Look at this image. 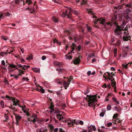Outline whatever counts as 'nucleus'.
Returning <instances> with one entry per match:
<instances>
[{
    "instance_id": "49530a36",
    "label": "nucleus",
    "mask_w": 132,
    "mask_h": 132,
    "mask_svg": "<svg viewBox=\"0 0 132 132\" xmlns=\"http://www.w3.org/2000/svg\"><path fill=\"white\" fill-rule=\"evenodd\" d=\"M26 3H28V5L32 4V2L30 0H26Z\"/></svg>"
},
{
    "instance_id": "09e8293b",
    "label": "nucleus",
    "mask_w": 132,
    "mask_h": 132,
    "mask_svg": "<svg viewBox=\"0 0 132 132\" xmlns=\"http://www.w3.org/2000/svg\"><path fill=\"white\" fill-rule=\"evenodd\" d=\"M112 99L113 101H115L116 102V103H117V104H119V102L117 101L116 100V99L114 97H113L112 98Z\"/></svg>"
},
{
    "instance_id": "a18cd8bd",
    "label": "nucleus",
    "mask_w": 132,
    "mask_h": 132,
    "mask_svg": "<svg viewBox=\"0 0 132 132\" xmlns=\"http://www.w3.org/2000/svg\"><path fill=\"white\" fill-rule=\"evenodd\" d=\"M118 115V114H114L113 116V119H117V117Z\"/></svg>"
},
{
    "instance_id": "a211bd4d",
    "label": "nucleus",
    "mask_w": 132,
    "mask_h": 132,
    "mask_svg": "<svg viewBox=\"0 0 132 132\" xmlns=\"http://www.w3.org/2000/svg\"><path fill=\"white\" fill-rule=\"evenodd\" d=\"M15 117L16 121H19L20 120L21 118V117L20 116L19 114H15Z\"/></svg>"
},
{
    "instance_id": "4d7b16f0",
    "label": "nucleus",
    "mask_w": 132,
    "mask_h": 132,
    "mask_svg": "<svg viewBox=\"0 0 132 132\" xmlns=\"http://www.w3.org/2000/svg\"><path fill=\"white\" fill-rule=\"evenodd\" d=\"M40 91L42 93H44L45 92V90L41 88L40 89Z\"/></svg>"
},
{
    "instance_id": "8fccbe9b",
    "label": "nucleus",
    "mask_w": 132,
    "mask_h": 132,
    "mask_svg": "<svg viewBox=\"0 0 132 132\" xmlns=\"http://www.w3.org/2000/svg\"><path fill=\"white\" fill-rule=\"evenodd\" d=\"M89 90L88 89H87L86 90V91L84 92V94L85 95L87 94L89 92Z\"/></svg>"
},
{
    "instance_id": "4468645a",
    "label": "nucleus",
    "mask_w": 132,
    "mask_h": 132,
    "mask_svg": "<svg viewBox=\"0 0 132 132\" xmlns=\"http://www.w3.org/2000/svg\"><path fill=\"white\" fill-rule=\"evenodd\" d=\"M114 78H113L112 79H111V81L112 82V86L114 87V89H115L116 88V83L115 81H114Z\"/></svg>"
},
{
    "instance_id": "6e6d98bb",
    "label": "nucleus",
    "mask_w": 132,
    "mask_h": 132,
    "mask_svg": "<svg viewBox=\"0 0 132 132\" xmlns=\"http://www.w3.org/2000/svg\"><path fill=\"white\" fill-rule=\"evenodd\" d=\"M112 124V123L111 122H110L107 123V125L108 127H109L111 126Z\"/></svg>"
},
{
    "instance_id": "f257e3e1",
    "label": "nucleus",
    "mask_w": 132,
    "mask_h": 132,
    "mask_svg": "<svg viewBox=\"0 0 132 132\" xmlns=\"http://www.w3.org/2000/svg\"><path fill=\"white\" fill-rule=\"evenodd\" d=\"M122 28L119 26L117 27L114 32L116 35H119L121 37V38H122L124 41H127L130 40L131 38L127 30L124 31L123 30Z\"/></svg>"
},
{
    "instance_id": "bf43d9fd",
    "label": "nucleus",
    "mask_w": 132,
    "mask_h": 132,
    "mask_svg": "<svg viewBox=\"0 0 132 132\" xmlns=\"http://www.w3.org/2000/svg\"><path fill=\"white\" fill-rule=\"evenodd\" d=\"M120 41L119 40H117V42L116 44V45H119L120 44Z\"/></svg>"
},
{
    "instance_id": "c85d7f7f",
    "label": "nucleus",
    "mask_w": 132,
    "mask_h": 132,
    "mask_svg": "<svg viewBox=\"0 0 132 132\" xmlns=\"http://www.w3.org/2000/svg\"><path fill=\"white\" fill-rule=\"evenodd\" d=\"M105 19H102L101 21L100 22V24H102L103 25H105Z\"/></svg>"
},
{
    "instance_id": "4be33fe9",
    "label": "nucleus",
    "mask_w": 132,
    "mask_h": 132,
    "mask_svg": "<svg viewBox=\"0 0 132 132\" xmlns=\"http://www.w3.org/2000/svg\"><path fill=\"white\" fill-rule=\"evenodd\" d=\"M65 56L67 59L70 60L72 59V55H66Z\"/></svg>"
},
{
    "instance_id": "3c124183",
    "label": "nucleus",
    "mask_w": 132,
    "mask_h": 132,
    "mask_svg": "<svg viewBox=\"0 0 132 132\" xmlns=\"http://www.w3.org/2000/svg\"><path fill=\"white\" fill-rule=\"evenodd\" d=\"M1 104L3 108L4 106V105L3 101H1Z\"/></svg>"
},
{
    "instance_id": "2f4dec72",
    "label": "nucleus",
    "mask_w": 132,
    "mask_h": 132,
    "mask_svg": "<svg viewBox=\"0 0 132 132\" xmlns=\"http://www.w3.org/2000/svg\"><path fill=\"white\" fill-rule=\"evenodd\" d=\"M117 18V16L115 15L114 14L113 15L112 17V19L113 20H116Z\"/></svg>"
},
{
    "instance_id": "cd10ccee",
    "label": "nucleus",
    "mask_w": 132,
    "mask_h": 132,
    "mask_svg": "<svg viewBox=\"0 0 132 132\" xmlns=\"http://www.w3.org/2000/svg\"><path fill=\"white\" fill-rule=\"evenodd\" d=\"M54 43H57L58 44L60 45L61 44V42L59 41L58 40L56 39H55L54 40Z\"/></svg>"
},
{
    "instance_id": "20e7f679",
    "label": "nucleus",
    "mask_w": 132,
    "mask_h": 132,
    "mask_svg": "<svg viewBox=\"0 0 132 132\" xmlns=\"http://www.w3.org/2000/svg\"><path fill=\"white\" fill-rule=\"evenodd\" d=\"M8 64L9 65L8 67V69L9 71L13 72L15 69L18 70L17 65H15L13 64H10L9 63Z\"/></svg>"
},
{
    "instance_id": "58836bf2",
    "label": "nucleus",
    "mask_w": 132,
    "mask_h": 132,
    "mask_svg": "<svg viewBox=\"0 0 132 132\" xmlns=\"http://www.w3.org/2000/svg\"><path fill=\"white\" fill-rule=\"evenodd\" d=\"M66 106V105L65 104H63L61 106L62 109H64L65 108Z\"/></svg>"
},
{
    "instance_id": "aec40b11",
    "label": "nucleus",
    "mask_w": 132,
    "mask_h": 132,
    "mask_svg": "<svg viewBox=\"0 0 132 132\" xmlns=\"http://www.w3.org/2000/svg\"><path fill=\"white\" fill-rule=\"evenodd\" d=\"M52 20L55 23L59 21L58 19L55 17H53Z\"/></svg>"
},
{
    "instance_id": "393cba45",
    "label": "nucleus",
    "mask_w": 132,
    "mask_h": 132,
    "mask_svg": "<svg viewBox=\"0 0 132 132\" xmlns=\"http://www.w3.org/2000/svg\"><path fill=\"white\" fill-rule=\"evenodd\" d=\"M131 50L132 49H130V48H129V46H127L126 47H125V50L126 52L128 51Z\"/></svg>"
},
{
    "instance_id": "e2e57ef3",
    "label": "nucleus",
    "mask_w": 132,
    "mask_h": 132,
    "mask_svg": "<svg viewBox=\"0 0 132 132\" xmlns=\"http://www.w3.org/2000/svg\"><path fill=\"white\" fill-rule=\"evenodd\" d=\"M23 66L25 67L26 69H27L28 68H29L30 67L29 65H24Z\"/></svg>"
},
{
    "instance_id": "c756f323",
    "label": "nucleus",
    "mask_w": 132,
    "mask_h": 132,
    "mask_svg": "<svg viewBox=\"0 0 132 132\" xmlns=\"http://www.w3.org/2000/svg\"><path fill=\"white\" fill-rule=\"evenodd\" d=\"M86 26L87 28V30L88 31L90 32L92 30V28L91 27L89 26H88L87 24L86 25Z\"/></svg>"
},
{
    "instance_id": "de8ad7c7",
    "label": "nucleus",
    "mask_w": 132,
    "mask_h": 132,
    "mask_svg": "<svg viewBox=\"0 0 132 132\" xmlns=\"http://www.w3.org/2000/svg\"><path fill=\"white\" fill-rule=\"evenodd\" d=\"M4 82L6 84H7L8 85H9V82L6 79V78H5L4 79Z\"/></svg>"
},
{
    "instance_id": "6ab92c4d",
    "label": "nucleus",
    "mask_w": 132,
    "mask_h": 132,
    "mask_svg": "<svg viewBox=\"0 0 132 132\" xmlns=\"http://www.w3.org/2000/svg\"><path fill=\"white\" fill-rule=\"evenodd\" d=\"M125 18L126 20L128 21L129 20H131V18L129 16L128 14L127 13H126V16L125 17Z\"/></svg>"
},
{
    "instance_id": "680f3d73",
    "label": "nucleus",
    "mask_w": 132,
    "mask_h": 132,
    "mask_svg": "<svg viewBox=\"0 0 132 132\" xmlns=\"http://www.w3.org/2000/svg\"><path fill=\"white\" fill-rule=\"evenodd\" d=\"M79 124H80V125H82L84 124V122L80 120L79 121Z\"/></svg>"
},
{
    "instance_id": "423d86ee",
    "label": "nucleus",
    "mask_w": 132,
    "mask_h": 132,
    "mask_svg": "<svg viewBox=\"0 0 132 132\" xmlns=\"http://www.w3.org/2000/svg\"><path fill=\"white\" fill-rule=\"evenodd\" d=\"M81 57L80 56L76 58L73 61V63L74 64H78L80 63V59H81Z\"/></svg>"
},
{
    "instance_id": "c9c22d12",
    "label": "nucleus",
    "mask_w": 132,
    "mask_h": 132,
    "mask_svg": "<svg viewBox=\"0 0 132 132\" xmlns=\"http://www.w3.org/2000/svg\"><path fill=\"white\" fill-rule=\"evenodd\" d=\"M102 19L101 18H98L97 19V20H96L94 22V23H96V22H97L98 21H101L102 20Z\"/></svg>"
},
{
    "instance_id": "5fc2aeb1",
    "label": "nucleus",
    "mask_w": 132,
    "mask_h": 132,
    "mask_svg": "<svg viewBox=\"0 0 132 132\" xmlns=\"http://www.w3.org/2000/svg\"><path fill=\"white\" fill-rule=\"evenodd\" d=\"M111 77L112 79H113V77L114 76H115V75L112 72L111 73Z\"/></svg>"
},
{
    "instance_id": "0eeeda50",
    "label": "nucleus",
    "mask_w": 132,
    "mask_h": 132,
    "mask_svg": "<svg viewBox=\"0 0 132 132\" xmlns=\"http://www.w3.org/2000/svg\"><path fill=\"white\" fill-rule=\"evenodd\" d=\"M10 99L12 101L13 105H15V106H16V105H19V104L18 103L19 102V101L17 99H15L14 98L11 97Z\"/></svg>"
},
{
    "instance_id": "13d9d810",
    "label": "nucleus",
    "mask_w": 132,
    "mask_h": 132,
    "mask_svg": "<svg viewBox=\"0 0 132 132\" xmlns=\"http://www.w3.org/2000/svg\"><path fill=\"white\" fill-rule=\"evenodd\" d=\"M19 72L20 73V74H24L23 71L22 70H21L20 69L19 70Z\"/></svg>"
},
{
    "instance_id": "f03ea898",
    "label": "nucleus",
    "mask_w": 132,
    "mask_h": 132,
    "mask_svg": "<svg viewBox=\"0 0 132 132\" xmlns=\"http://www.w3.org/2000/svg\"><path fill=\"white\" fill-rule=\"evenodd\" d=\"M97 95H87L86 100L88 102V106L90 107L95 106L97 103Z\"/></svg>"
},
{
    "instance_id": "a878e982",
    "label": "nucleus",
    "mask_w": 132,
    "mask_h": 132,
    "mask_svg": "<svg viewBox=\"0 0 132 132\" xmlns=\"http://www.w3.org/2000/svg\"><path fill=\"white\" fill-rule=\"evenodd\" d=\"M87 3V0H82L81 1L80 4L81 5H85Z\"/></svg>"
},
{
    "instance_id": "bb28decb",
    "label": "nucleus",
    "mask_w": 132,
    "mask_h": 132,
    "mask_svg": "<svg viewBox=\"0 0 132 132\" xmlns=\"http://www.w3.org/2000/svg\"><path fill=\"white\" fill-rule=\"evenodd\" d=\"M67 78L68 79V82L70 83L71 82V80L73 79V78L72 77V76H71L70 77V78H68V77Z\"/></svg>"
},
{
    "instance_id": "7ed1b4c3",
    "label": "nucleus",
    "mask_w": 132,
    "mask_h": 132,
    "mask_svg": "<svg viewBox=\"0 0 132 132\" xmlns=\"http://www.w3.org/2000/svg\"><path fill=\"white\" fill-rule=\"evenodd\" d=\"M71 12L75 15H77L78 14L77 12L76 11L73 10L70 8H68L65 10L64 12H62V16L64 17H65L67 15L68 18L71 19L72 18Z\"/></svg>"
},
{
    "instance_id": "a19ab883",
    "label": "nucleus",
    "mask_w": 132,
    "mask_h": 132,
    "mask_svg": "<svg viewBox=\"0 0 132 132\" xmlns=\"http://www.w3.org/2000/svg\"><path fill=\"white\" fill-rule=\"evenodd\" d=\"M4 117L6 120L4 121H6L8 119V117L7 114H5L4 115Z\"/></svg>"
},
{
    "instance_id": "864d4df0",
    "label": "nucleus",
    "mask_w": 132,
    "mask_h": 132,
    "mask_svg": "<svg viewBox=\"0 0 132 132\" xmlns=\"http://www.w3.org/2000/svg\"><path fill=\"white\" fill-rule=\"evenodd\" d=\"M21 76L20 74H18L17 75H14V78L16 79H17L19 77V76Z\"/></svg>"
},
{
    "instance_id": "4c0bfd02",
    "label": "nucleus",
    "mask_w": 132,
    "mask_h": 132,
    "mask_svg": "<svg viewBox=\"0 0 132 132\" xmlns=\"http://www.w3.org/2000/svg\"><path fill=\"white\" fill-rule=\"evenodd\" d=\"M4 14H5V16H9L10 14V13L9 12H7L3 13V15H4Z\"/></svg>"
},
{
    "instance_id": "6e6552de",
    "label": "nucleus",
    "mask_w": 132,
    "mask_h": 132,
    "mask_svg": "<svg viewBox=\"0 0 132 132\" xmlns=\"http://www.w3.org/2000/svg\"><path fill=\"white\" fill-rule=\"evenodd\" d=\"M47 129L46 127H42L40 129H36L37 132H47Z\"/></svg>"
},
{
    "instance_id": "603ef678",
    "label": "nucleus",
    "mask_w": 132,
    "mask_h": 132,
    "mask_svg": "<svg viewBox=\"0 0 132 132\" xmlns=\"http://www.w3.org/2000/svg\"><path fill=\"white\" fill-rule=\"evenodd\" d=\"M117 48L114 49V53L115 55V56H116V55L117 54Z\"/></svg>"
},
{
    "instance_id": "7c9ffc66",
    "label": "nucleus",
    "mask_w": 132,
    "mask_h": 132,
    "mask_svg": "<svg viewBox=\"0 0 132 132\" xmlns=\"http://www.w3.org/2000/svg\"><path fill=\"white\" fill-rule=\"evenodd\" d=\"M74 121V123L76 125H78L79 124V120H77L76 119H75L73 120Z\"/></svg>"
},
{
    "instance_id": "72a5a7b5",
    "label": "nucleus",
    "mask_w": 132,
    "mask_h": 132,
    "mask_svg": "<svg viewBox=\"0 0 132 132\" xmlns=\"http://www.w3.org/2000/svg\"><path fill=\"white\" fill-rule=\"evenodd\" d=\"M6 54V52H2L0 53V56H3Z\"/></svg>"
},
{
    "instance_id": "412c9836",
    "label": "nucleus",
    "mask_w": 132,
    "mask_h": 132,
    "mask_svg": "<svg viewBox=\"0 0 132 132\" xmlns=\"http://www.w3.org/2000/svg\"><path fill=\"white\" fill-rule=\"evenodd\" d=\"M102 112H101L100 114V116L101 117H103L104 116L106 112V110H102Z\"/></svg>"
},
{
    "instance_id": "69168bd1",
    "label": "nucleus",
    "mask_w": 132,
    "mask_h": 132,
    "mask_svg": "<svg viewBox=\"0 0 132 132\" xmlns=\"http://www.w3.org/2000/svg\"><path fill=\"white\" fill-rule=\"evenodd\" d=\"M46 57L45 56H43L42 57V59L43 60H45L46 59Z\"/></svg>"
},
{
    "instance_id": "e433bc0d",
    "label": "nucleus",
    "mask_w": 132,
    "mask_h": 132,
    "mask_svg": "<svg viewBox=\"0 0 132 132\" xmlns=\"http://www.w3.org/2000/svg\"><path fill=\"white\" fill-rule=\"evenodd\" d=\"M111 106L110 105H108L107 107V110L108 111L110 110L111 109Z\"/></svg>"
},
{
    "instance_id": "ea45409f",
    "label": "nucleus",
    "mask_w": 132,
    "mask_h": 132,
    "mask_svg": "<svg viewBox=\"0 0 132 132\" xmlns=\"http://www.w3.org/2000/svg\"><path fill=\"white\" fill-rule=\"evenodd\" d=\"M54 112V113H60L58 109H56V110H54V111H53Z\"/></svg>"
},
{
    "instance_id": "f3484780",
    "label": "nucleus",
    "mask_w": 132,
    "mask_h": 132,
    "mask_svg": "<svg viewBox=\"0 0 132 132\" xmlns=\"http://www.w3.org/2000/svg\"><path fill=\"white\" fill-rule=\"evenodd\" d=\"M32 70L35 72H40V69L36 68H34L32 69Z\"/></svg>"
},
{
    "instance_id": "dca6fc26",
    "label": "nucleus",
    "mask_w": 132,
    "mask_h": 132,
    "mask_svg": "<svg viewBox=\"0 0 132 132\" xmlns=\"http://www.w3.org/2000/svg\"><path fill=\"white\" fill-rule=\"evenodd\" d=\"M62 79L60 78H57L55 80V82L58 84H61L62 83V81H63Z\"/></svg>"
},
{
    "instance_id": "774afa93",
    "label": "nucleus",
    "mask_w": 132,
    "mask_h": 132,
    "mask_svg": "<svg viewBox=\"0 0 132 132\" xmlns=\"http://www.w3.org/2000/svg\"><path fill=\"white\" fill-rule=\"evenodd\" d=\"M111 41L112 43H113L115 41V39L114 38H112L111 40Z\"/></svg>"
},
{
    "instance_id": "9b49d317",
    "label": "nucleus",
    "mask_w": 132,
    "mask_h": 132,
    "mask_svg": "<svg viewBox=\"0 0 132 132\" xmlns=\"http://www.w3.org/2000/svg\"><path fill=\"white\" fill-rule=\"evenodd\" d=\"M54 63L55 65L58 66L59 67H61L62 65V64H61L59 62L57 61H54Z\"/></svg>"
},
{
    "instance_id": "f8f14e48",
    "label": "nucleus",
    "mask_w": 132,
    "mask_h": 132,
    "mask_svg": "<svg viewBox=\"0 0 132 132\" xmlns=\"http://www.w3.org/2000/svg\"><path fill=\"white\" fill-rule=\"evenodd\" d=\"M112 122L114 124H117V123H120L121 121L119 120L118 119H113L112 120Z\"/></svg>"
},
{
    "instance_id": "37998d69",
    "label": "nucleus",
    "mask_w": 132,
    "mask_h": 132,
    "mask_svg": "<svg viewBox=\"0 0 132 132\" xmlns=\"http://www.w3.org/2000/svg\"><path fill=\"white\" fill-rule=\"evenodd\" d=\"M49 126L50 128V129H53L54 128V126L51 124L49 125Z\"/></svg>"
},
{
    "instance_id": "052dcab7",
    "label": "nucleus",
    "mask_w": 132,
    "mask_h": 132,
    "mask_svg": "<svg viewBox=\"0 0 132 132\" xmlns=\"http://www.w3.org/2000/svg\"><path fill=\"white\" fill-rule=\"evenodd\" d=\"M25 79H26L28 81L29 80V79L28 78H25V77H23L22 78V80L23 81L25 80Z\"/></svg>"
},
{
    "instance_id": "79ce46f5",
    "label": "nucleus",
    "mask_w": 132,
    "mask_h": 132,
    "mask_svg": "<svg viewBox=\"0 0 132 132\" xmlns=\"http://www.w3.org/2000/svg\"><path fill=\"white\" fill-rule=\"evenodd\" d=\"M87 12L89 14H93V13L92 11L91 10L89 9L87 10Z\"/></svg>"
},
{
    "instance_id": "338daca9",
    "label": "nucleus",
    "mask_w": 132,
    "mask_h": 132,
    "mask_svg": "<svg viewBox=\"0 0 132 132\" xmlns=\"http://www.w3.org/2000/svg\"><path fill=\"white\" fill-rule=\"evenodd\" d=\"M87 74L88 76H89L91 74V72L89 71L87 72Z\"/></svg>"
},
{
    "instance_id": "473e14b6",
    "label": "nucleus",
    "mask_w": 132,
    "mask_h": 132,
    "mask_svg": "<svg viewBox=\"0 0 132 132\" xmlns=\"http://www.w3.org/2000/svg\"><path fill=\"white\" fill-rule=\"evenodd\" d=\"M76 46V44L74 43H72V45L71 46L72 47V50L73 51L75 49V47Z\"/></svg>"
},
{
    "instance_id": "0e129e2a",
    "label": "nucleus",
    "mask_w": 132,
    "mask_h": 132,
    "mask_svg": "<svg viewBox=\"0 0 132 132\" xmlns=\"http://www.w3.org/2000/svg\"><path fill=\"white\" fill-rule=\"evenodd\" d=\"M60 132H65V131L62 129V128H60Z\"/></svg>"
},
{
    "instance_id": "9d476101",
    "label": "nucleus",
    "mask_w": 132,
    "mask_h": 132,
    "mask_svg": "<svg viewBox=\"0 0 132 132\" xmlns=\"http://www.w3.org/2000/svg\"><path fill=\"white\" fill-rule=\"evenodd\" d=\"M70 82H67L66 81H64L63 83V86L65 88V89H67V87H69V85L70 84Z\"/></svg>"
},
{
    "instance_id": "c03bdc74",
    "label": "nucleus",
    "mask_w": 132,
    "mask_h": 132,
    "mask_svg": "<svg viewBox=\"0 0 132 132\" xmlns=\"http://www.w3.org/2000/svg\"><path fill=\"white\" fill-rule=\"evenodd\" d=\"M26 59L27 60H30L33 59V58L32 56H29L28 57L26 58Z\"/></svg>"
},
{
    "instance_id": "5701e85b",
    "label": "nucleus",
    "mask_w": 132,
    "mask_h": 132,
    "mask_svg": "<svg viewBox=\"0 0 132 132\" xmlns=\"http://www.w3.org/2000/svg\"><path fill=\"white\" fill-rule=\"evenodd\" d=\"M63 117L61 114H59L57 115V118L59 120H61L63 118Z\"/></svg>"
},
{
    "instance_id": "ddd939ff",
    "label": "nucleus",
    "mask_w": 132,
    "mask_h": 132,
    "mask_svg": "<svg viewBox=\"0 0 132 132\" xmlns=\"http://www.w3.org/2000/svg\"><path fill=\"white\" fill-rule=\"evenodd\" d=\"M53 103L52 102H51V105L50 107V108L51 109V110L50 111L51 113H52L53 111H54V105H53Z\"/></svg>"
},
{
    "instance_id": "2eb2a0df",
    "label": "nucleus",
    "mask_w": 132,
    "mask_h": 132,
    "mask_svg": "<svg viewBox=\"0 0 132 132\" xmlns=\"http://www.w3.org/2000/svg\"><path fill=\"white\" fill-rule=\"evenodd\" d=\"M88 57L87 58L88 60H89L91 58H92L95 56L94 54L93 53H89L88 55Z\"/></svg>"
},
{
    "instance_id": "39448f33",
    "label": "nucleus",
    "mask_w": 132,
    "mask_h": 132,
    "mask_svg": "<svg viewBox=\"0 0 132 132\" xmlns=\"http://www.w3.org/2000/svg\"><path fill=\"white\" fill-rule=\"evenodd\" d=\"M37 115L35 113L33 114L31 116V118L28 120L29 121L35 123L37 120Z\"/></svg>"
},
{
    "instance_id": "b1692460",
    "label": "nucleus",
    "mask_w": 132,
    "mask_h": 132,
    "mask_svg": "<svg viewBox=\"0 0 132 132\" xmlns=\"http://www.w3.org/2000/svg\"><path fill=\"white\" fill-rule=\"evenodd\" d=\"M56 70L59 72H58L59 73H61V72H63V69H62L61 68H57L56 69Z\"/></svg>"
},
{
    "instance_id": "1a4fd4ad",
    "label": "nucleus",
    "mask_w": 132,
    "mask_h": 132,
    "mask_svg": "<svg viewBox=\"0 0 132 132\" xmlns=\"http://www.w3.org/2000/svg\"><path fill=\"white\" fill-rule=\"evenodd\" d=\"M74 121L73 120L69 119L68 120L67 122V124L69 125V127H72L73 126Z\"/></svg>"
},
{
    "instance_id": "f704fd0d",
    "label": "nucleus",
    "mask_w": 132,
    "mask_h": 132,
    "mask_svg": "<svg viewBox=\"0 0 132 132\" xmlns=\"http://www.w3.org/2000/svg\"><path fill=\"white\" fill-rule=\"evenodd\" d=\"M128 64H122V66L123 68H125L126 69H127V65Z\"/></svg>"
}]
</instances>
